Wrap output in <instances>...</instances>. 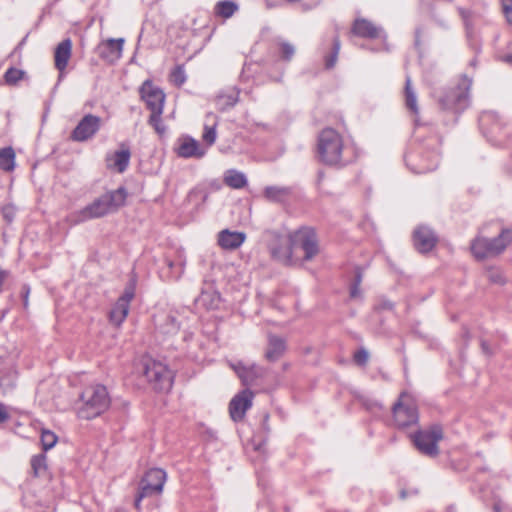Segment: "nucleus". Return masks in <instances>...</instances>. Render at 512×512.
<instances>
[{"mask_svg": "<svg viewBox=\"0 0 512 512\" xmlns=\"http://www.w3.org/2000/svg\"><path fill=\"white\" fill-rule=\"evenodd\" d=\"M285 341L277 336L270 335L265 357L268 361H277L285 352Z\"/></svg>", "mask_w": 512, "mask_h": 512, "instance_id": "21", "label": "nucleus"}, {"mask_svg": "<svg viewBox=\"0 0 512 512\" xmlns=\"http://www.w3.org/2000/svg\"><path fill=\"white\" fill-rule=\"evenodd\" d=\"M352 32L363 38H377L379 36V29L366 19L355 20Z\"/></svg>", "mask_w": 512, "mask_h": 512, "instance_id": "22", "label": "nucleus"}, {"mask_svg": "<svg viewBox=\"0 0 512 512\" xmlns=\"http://www.w3.org/2000/svg\"><path fill=\"white\" fill-rule=\"evenodd\" d=\"M486 276L488 280L493 284L504 285L506 283V279L502 271L498 268H488L486 270Z\"/></svg>", "mask_w": 512, "mask_h": 512, "instance_id": "32", "label": "nucleus"}, {"mask_svg": "<svg viewBox=\"0 0 512 512\" xmlns=\"http://www.w3.org/2000/svg\"><path fill=\"white\" fill-rule=\"evenodd\" d=\"M131 152L125 144L120 145V149L113 154L108 155L106 158V165L108 169L123 173L130 162Z\"/></svg>", "mask_w": 512, "mask_h": 512, "instance_id": "17", "label": "nucleus"}, {"mask_svg": "<svg viewBox=\"0 0 512 512\" xmlns=\"http://www.w3.org/2000/svg\"><path fill=\"white\" fill-rule=\"evenodd\" d=\"M438 241L435 233L427 226L417 227L413 233V242L415 248L421 253L431 251Z\"/></svg>", "mask_w": 512, "mask_h": 512, "instance_id": "14", "label": "nucleus"}, {"mask_svg": "<svg viewBox=\"0 0 512 512\" xmlns=\"http://www.w3.org/2000/svg\"><path fill=\"white\" fill-rule=\"evenodd\" d=\"M253 398L254 393L249 389L241 391L232 398L229 413L233 421L238 422L244 418L246 411L252 406Z\"/></svg>", "mask_w": 512, "mask_h": 512, "instance_id": "13", "label": "nucleus"}, {"mask_svg": "<svg viewBox=\"0 0 512 512\" xmlns=\"http://www.w3.org/2000/svg\"><path fill=\"white\" fill-rule=\"evenodd\" d=\"M460 13H461V15H462V17H463V18H466V17H467V13H466V11H465V10L460 9Z\"/></svg>", "mask_w": 512, "mask_h": 512, "instance_id": "53", "label": "nucleus"}, {"mask_svg": "<svg viewBox=\"0 0 512 512\" xmlns=\"http://www.w3.org/2000/svg\"><path fill=\"white\" fill-rule=\"evenodd\" d=\"M317 157L321 163L328 166L342 167L351 161L347 156L342 135L330 127L324 128L318 134Z\"/></svg>", "mask_w": 512, "mask_h": 512, "instance_id": "1", "label": "nucleus"}, {"mask_svg": "<svg viewBox=\"0 0 512 512\" xmlns=\"http://www.w3.org/2000/svg\"><path fill=\"white\" fill-rule=\"evenodd\" d=\"M14 215V209L13 206H5L3 208V216L8 221L11 222Z\"/></svg>", "mask_w": 512, "mask_h": 512, "instance_id": "45", "label": "nucleus"}, {"mask_svg": "<svg viewBox=\"0 0 512 512\" xmlns=\"http://www.w3.org/2000/svg\"><path fill=\"white\" fill-rule=\"evenodd\" d=\"M15 168V152L12 147L0 149V169L11 172Z\"/></svg>", "mask_w": 512, "mask_h": 512, "instance_id": "26", "label": "nucleus"}, {"mask_svg": "<svg viewBox=\"0 0 512 512\" xmlns=\"http://www.w3.org/2000/svg\"><path fill=\"white\" fill-rule=\"evenodd\" d=\"M31 467L34 476H40L46 470V456L45 454H38L32 457Z\"/></svg>", "mask_w": 512, "mask_h": 512, "instance_id": "31", "label": "nucleus"}, {"mask_svg": "<svg viewBox=\"0 0 512 512\" xmlns=\"http://www.w3.org/2000/svg\"><path fill=\"white\" fill-rule=\"evenodd\" d=\"M292 190L289 187L268 186L264 189V197L270 202L284 203L291 196Z\"/></svg>", "mask_w": 512, "mask_h": 512, "instance_id": "23", "label": "nucleus"}, {"mask_svg": "<svg viewBox=\"0 0 512 512\" xmlns=\"http://www.w3.org/2000/svg\"><path fill=\"white\" fill-rule=\"evenodd\" d=\"M147 108L151 111L148 123L154 128L157 134L163 135L166 128L161 123L165 98H143Z\"/></svg>", "mask_w": 512, "mask_h": 512, "instance_id": "16", "label": "nucleus"}, {"mask_svg": "<svg viewBox=\"0 0 512 512\" xmlns=\"http://www.w3.org/2000/svg\"><path fill=\"white\" fill-rule=\"evenodd\" d=\"M278 46L281 58L286 61L291 60L295 54V47L286 41H280Z\"/></svg>", "mask_w": 512, "mask_h": 512, "instance_id": "36", "label": "nucleus"}, {"mask_svg": "<svg viewBox=\"0 0 512 512\" xmlns=\"http://www.w3.org/2000/svg\"><path fill=\"white\" fill-rule=\"evenodd\" d=\"M168 265L171 268L173 266V263L170 261V262H168Z\"/></svg>", "mask_w": 512, "mask_h": 512, "instance_id": "55", "label": "nucleus"}, {"mask_svg": "<svg viewBox=\"0 0 512 512\" xmlns=\"http://www.w3.org/2000/svg\"><path fill=\"white\" fill-rule=\"evenodd\" d=\"M405 90H406V96L407 97L413 96V94H412V92L410 90V80L409 79H407V81H406Z\"/></svg>", "mask_w": 512, "mask_h": 512, "instance_id": "49", "label": "nucleus"}, {"mask_svg": "<svg viewBox=\"0 0 512 512\" xmlns=\"http://www.w3.org/2000/svg\"><path fill=\"white\" fill-rule=\"evenodd\" d=\"M144 373L155 390L168 392L172 388L174 374L166 364L155 360L149 361L145 365Z\"/></svg>", "mask_w": 512, "mask_h": 512, "instance_id": "7", "label": "nucleus"}, {"mask_svg": "<svg viewBox=\"0 0 512 512\" xmlns=\"http://www.w3.org/2000/svg\"><path fill=\"white\" fill-rule=\"evenodd\" d=\"M224 183L233 189H241L247 185V179L239 171L228 170L224 175Z\"/></svg>", "mask_w": 512, "mask_h": 512, "instance_id": "25", "label": "nucleus"}, {"mask_svg": "<svg viewBox=\"0 0 512 512\" xmlns=\"http://www.w3.org/2000/svg\"><path fill=\"white\" fill-rule=\"evenodd\" d=\"M58 441L56 434L48 429L41 431V444L44 451L53 448Z\"/></svg>", "mask_w": 512, "mask_h": 512, "instance_id": "30", "label": "nucleus"}, {"mask_svg": "<svg viewBox=\"0 0 512 512\" xmlns=\"http://www.w3.org/2000/svg\"><path fill=\"white\" fill-rule=\"evenodd\" d=\"M71 51L72 42L70 39H65L57 45L54 53V62L55 67L59 71H63L67 67L71 57Z\"/></svg>", "mask_w": 512, "mask_h": 512, "instance_id": "20", "label": "nucleus"}, {"mask_svg": "<svg viewBox=\"0 0 512 512\" xmlns=\"http://www.w3.org/2000/svg\"><path fill=\"white\" fill-rule=\"evenodd\" d=\"M470 86L471 80L466 76L462 77L459 84L460 92L457 96H464V94L469 91Z\"/></svg>", "mask_w": 512, "mask_h": 512, "instance_id": "42", "label": "nucleus"}, {"mask_svg": "<svg viewBox=\"0 0 512 512\" xmlns=\"http://www.w3.org/2000/svg\"><path fill=\"white\" fill-rule=\"evenodd\" d=\"M438 165V155L436 153H433L429 157V163L426 165H420L418 167V170H416V173H426L429 171L434 170Z\"/></svg>", "mask_w": 512, "mask_h": 512, "instance_id": "38", "label": "nucleus"}, {"mask_svg": "<svg viewBox=\"0 0 512 512\" xmlns=\"http://www.w3.org/2000/svg\"><path fill=\"white\" fill-rule=\"evenodd\" d=\"M460 98H441L440 106L443 109H455L456 104L459 102Z\"/></svg>", "mask_w": 512, "mask_h": 512, "instance_id": "41", "label": "nucleus"}, {"mask_svg": "<svg viewBox=\"0 0 512 512\" xmlns=\"http://www.w3.org/2000/svg\"><path fill=\"white\" fill-rule=\"evenodd\" d=\"M406 107L413 113H418L417 98H406Z\"/></svg>", "mask_w": 512, "mask_h": 512, "instance_id": "43", "label": "nucleus"}, {"mask_svg": "<svg viewBox=\"0 0 512 512\" xmlns=\"http://www.w3.org/2000/svg\"><path fill=\"white\" fill-rule=\"evenodd\" d=\"M512 242V230L502 229L501 233L493 238L478 236L471 243V252L475 258L482 260L501 254Z\"/></svg>", "mask_w": 512, "mask_h": 512, "instance_id": "4", "label": "nucleus"}, {"mask_svg": "<svg viewBox=\"0 0 512 512\" xmlns=\"http://www.w3.org/2000/svg\"><path fill=\"white\" fill-rule=\"evenodd\" d=\"M246 240V234L239 231L224 229L218 233V245L224 250H235Z\"/></svg>", "mask_w": 512, "mask_h": 512, "instance_id": "18", "label": "nucleus"}, {"mask_svg": "<svg viewBox=\"0 0 512 512\" xmlns=\"http://www.w3.org/2000/svg\"><path fill=\"white\" fill-rule=\"evenodd\" d=\"M393 419L397 427L405 428L418 422L415 401L407 393H402L393 406Z\"/></svg>", "mask_w": 512, "mask_h": 512, "instance_id": "9", "label": "nucleus"}, {"mask_svg": "<svg viewBox=\"0 0 512 512\" xmlns=\"http://www.w3.org/2000/svg\"><path fill=\"white\" fill-rule=\"evenodd\" d=\"M442 438V428L439 425H433L428 430L415 433L413 441L421 453L436 456L439 453L438 442Z\"/></svg>", "mask_w": 512, "mask_h": 512, "instance_id": "10", "label": "nucleus"}, {"mask_svg": "<svg viewBox=\"0 0 512 512\" xmlns=\"http://www.w3.org/2000/svg\"><path fill=\"white\" fill-rule=\"evenodd\" d=\"M165 481L166 473L164 470L154 468L147 471L140 482L139 492L134 503L135 508L140 511L142 499L155 494H160L163 490Z\"/></svg>", "mask_w": 512, "mask_h": 512, "instance_id": "6", "label": "nucleus"}, {"mask_svg": "<svg viewBox=\"0 0 512 512\" xmlns=\"http://www.w3.org/2000/svg\"><path fill=\"white\" fill-rule=\"evenodd\" d=\"M368 359L369 354L365 349H360L354 354V361L360 366L366 365Z\"/></svg>", "mask_w": 512, "mask_h": 512, "instance_id": "39", "label": "nucleus"}, {"mask_svg": "<svg viewBox=\"0 0 512 512\" xmlns=\"http://www.w3.org/2000/svg\"><path fill=\"white\" fill-rule=\"evenodd\" d=\"M10 415L7 411V407L0 403V425L9 420Z\"/></svg>", "mask_w": 512, "mask_h": 512, "instance_id": "44", "label": "nucleus"}, {"mask_svg": "<svg viewBox=\"0 0 512 512\" xmlns=\"http://www.w3.org/2000/svg\"><path fill=\"white\" fill-rule=\"evenodd\" d=\"M501 3L508 23L512 25V0H501Z\"/></svg>", "mask_w": 512, "mask_h": 512, "instance_id": "40", "label": "nucleus"}, {"mask_svg": "<svg viewBox=\"0 0 512 512\" xmlns=\"http://www.w3.org/2000/svg\"><path fill=\"white\" fill-rule=\"evenodd\" d=\"M235 103H236V101H233V102H231L229 105L232 107V106H234V105H235Z\"/></svg>", "mask_w": 512, "mask_h": 512, "instance_id": "54", "label": "nucleus"}, {"mask_svg": "<svg viewBox=\"0 0 512 512\" xmlns=\"http://www.w3.org/2000/svg\"><path fill=\"white\" fill-rule=\"evenodd\" d=\"M482 348H483V350H484L486 353H490V352H489V349H488V346H487V344H486L485 342H482Z\"/></svg>", "mask_w": 512, "mask_h": 512, "instance_id": "52", "label": "nucleus"}, {"mask_svg": "<svg viewBox=\"0 0 512 512\" xmlns=\"http://www.w3.org/2000/svg\"><path fill=\"white\" fill-rule=\"evenodd\" d=\"M362 281V274L358 271L355 277L354 283L361 284Z\"/></svg>", "mask_w": 512, "mask_h": 512, "instance_id": "51", "label": "nucleus"}, {"mask_svg": "<svg viewBox=\"0 0 512 512\" xmlns=\"http://www.w3.org/2000/svg\"><path fill=\"white\" fill-rule=\"evenodd\" d=\"M294 245L297 253L303 251L301 260L310 261L320 253L316 231L311 227H301L293 231Z\"/></svg>", "mask_w": 512, "mask_h": 512, "instance_id": "8", "label": "nucleus"}, {"mask_svg": "<svg viewBox=\"0 0 512 512\" xmlns=\"http://www.w3.org/2000/svg\"><path fill=\"white\" fill-rule=\"evenodd\" d=\"M237 10V5L232 1H222L216 5V13L224 18L231 17Z\"/></svg>", "mask_w": 512, "mask_h": 512, "instance_id": "28", "label": "nucleus"}, {"mask_svg": "<svg viewBox=\"0 0 512 512\" xmlns=\"http://www.w3.org/2000/svg\"><path fill=\"white\" fill-rule=\"evenodd\" d=\"M123 44L124 40L122 38L109 39L103 42L99 46L100 57L109 63L117 61L122 55Z\"/></svg>", "mask_w": 512, "mask_h": 512, "instance_id": "19", "label": "nucleus"}, {"mask_svg": "<svg viewBox=\"0 0 512 512\" xmlns=\"http://www.w3.org/2000/svg\"><path fill=\"white\" fill-rule=\"evenodd\" d=\"M229 365L245 386L254 384L257 379L262 378L265 374L264 369L256 364L246 366L239 361L237 363H230Z\"/></svg>", "mask_w": 512, "mask_h": 512, "instance_id": "15", "label": "nucleus"}, {"mask_svg": "<svg viewBox=\"0 0 512 512\" xmlns=\"http://www.w3.org/2000/svg\"><path fill=\"white\" fill-rule=\"evenodd\" d=\"M185 80L186 75L182 66H177L170 74V81L176 86H181Z\"/></svg>", "mask_w": 512, "mask_h": 512, "instance_id": "37", "label": "nucleus"}, {"mask_svg": "<svg viewBox=\"0 0 512 512\" xmlns=\"http://www.w3.org/2000/svg\"><path fill=\"white\" fill-rule=\"evenodd\" d=\"M178 155L185 158H201L204 151L201 150L199 143L194 139L185 140L178 148Z\"/></svg>", "mask_w": 512, "mask_h": 512, "instance_id": "24", "label": "nucleus"}, {"mask_svg": "<svg viewBox=\"0 0 512 512\" xmlns=\"http://www.w3.org/2000/svg\"><path fill=\"white\" fill-rule=\"evenodd\" d=\"M340 51V40L336 37L333 41L332 53L326 57L325 66L330 69L333 68L337 62L338 54Z\"/></svg>", "mask_w": 512, "mask_h": 512, "instance_id": "35", "label": "nucleus"}, {"mask_svg": "<svg viewBox=\"0 0 512 512\" xmlns=\"http://www.w3.org/2000/svg\"><path fill=\"white\" fill-rule=\"evenodd\" d=\"M126 198L127 192L122 187L108 191L80 210L75 215L73 223L77 224L90 219L101 218L113 213L120 207L124 206Z\"/></svg>", "mask_w": 512, "mask_h": 512, "instance_id": "2", "label": "nucleus"}, {"mask_svg": "<svg viewBox=\"0 0 512 512\" xmlns=\"http://www.w3.org/2000/svg\"><path fill=\"white\" fill-rule=\"evenodd\" d=\"M216 125L215 121L210 125L207 123L204 125L202 138L208 145H213L216 141Z\"/></svg>", "mask_w": 512, "mask_h": 512, "instance_id": "34", "label": "nucleus"}, {"mask_svg": "<svg viewBox=\"0 0 512 512\" xmlns=\"http://www.w3.org/2000/svg\"><path fill=\"white\" fill-rule=\"evenodd\" d=\"M502 61L512 65V54L503 56Z\"/></svg>", "mask_w": 512, "mask_h": 512, "instance_id": "50", "label": "nucleus"}, {"mask_svg": "<svg viewBox=\"0 0 512 512\" xmlns=\"http://www.w3.org/2000/svg\"><path fill=\"white\" fill-rule=\"evenodd\" d=\"M24 71L17 68H10L6 71L4 78L7 84L16 85L24 77Z\"/></svg>", "mask_w": 512, "mask_h": 512, "instance_id": "33", "label": "nucleus"}, {"mask_svg": "<svg viewBox=\"0 0 512 512\" xmlns=\"http://www.w3.org/2000/svg\"><path fill=\"white\" fill-rule=\"evenodd\" d=\"M135 296V284L130 283L124 290L123 294L118 298L112 310L109 313V319L112 324L119 327L129 313L130 302Z\"/></svg>", "mask_w": 512, "mask_h": 512, "instance_id": "11", "label": "nucleus"}, {"mask_svg": "<svg viewBox=\"0 0 512 512\" xmlns=\"http://www.w3.org/2000/svg\"><path fill=\"white\" fill-rule=\"evenodd\" d=\"M82 405L78 416L90 420L104 413L110 406V397L105 386L95 384L87 387L81 394Z\"/></svg>", "mask_w": 512, "mask_h": 512, "instance_id": "3", "label": "nucleus"}, {"mask_svg": "<svg viewBox=\"0 0 512 512\" xmlns=\"http://www.w3.org/2000/svg\"><path fill=\"white\" fill-rule=\"evenodd\" d=\"M220 296L215 291H203L196 299V303L206 309H214L218 306Z\"/></svg>", "mask_w": 512, "mask_h": 512, "instance_id": "27", "label": "nucleus"}, {"mask_svg": "<svg viewBox=\"0 0 512 512\" xmlns=\"http://www.w3.org/2000/svg\"><path fill=\"white\" fill-rule=\"evenodd\" d=\"M140 96H164L163 91L151 80H146L139 89Z\"/></svg>", "mask_w": 512, "mask_h": 512, "instance_id": "29", "label": "nucleus"}, {"mask_svg": "<svg viewBox=\"0 0 512 512\" xmlns=\"http://www.w3.org/2000/svg\"><path fill=\"white\" fill-rule=\"evenodd\" d=\"M100 122L101 119L97 116L91 114L84 116L72 131L71 138L78 142L90 139L99 130Z\"/></svg>", "mask_w": 512, "mask_h": 512, "instance_id": "12", "label": "nucleus"}, {"mask_svg": "<svg viewBox=\"0 0 512 512\" xmlns=\"http://www.w3.org/2000/svg\"><path fill=\"white\" fill-rule=\"evenodd\" d=\"M380 309L390 310L393 308V303L389 300H382L378 306Z\"/></svg>", "mask_w": 512, "mask_h": 512, "instance_id": "48", "label": "nucleus"}, {"mask_svg": "<svg viewBox=\"0 0 512 512\" xmlns=\"http://www.w3.org/2000/svg\"><path fill=\"white\" fill-rule=\"evenodd\" d=\"M351 298H358L361 296L360 284L353 283L350 289Z\"/></svg>", "mask_w": 512, "mask_h": 512, "instance_id": "46", "label": "nucleus"}, {"mask_svg": "<svg viewBox=\"0 0 512 512\" xmlns=\"http://www.w3.org/2000/svg\"><path fill=\"white\" fill-rule=\"evenodd\" d=\"M30 293V288L27 285H24L22 287V298H23V306L24 308L28 307V297Z\"/></svg>", "mask_w": 512, "mask_h": 512, "instance_id": "47", "label": "nucleus"}, {"mask_svg": "<svg viewBox=\"0 0 512 512\" xmlns=\"http://www.w3.org/2000/svg\"><path fill=\"white\" fill-rule=\"evenodd\" d=\"M272 257L284 265H294L301 261L294 245L293 232L277 236L270 246Z\"/></svg>", "mask_w": 512, "mask_h": 512, "instance_id": "5", "label": "nucleus"}]
</instances>
